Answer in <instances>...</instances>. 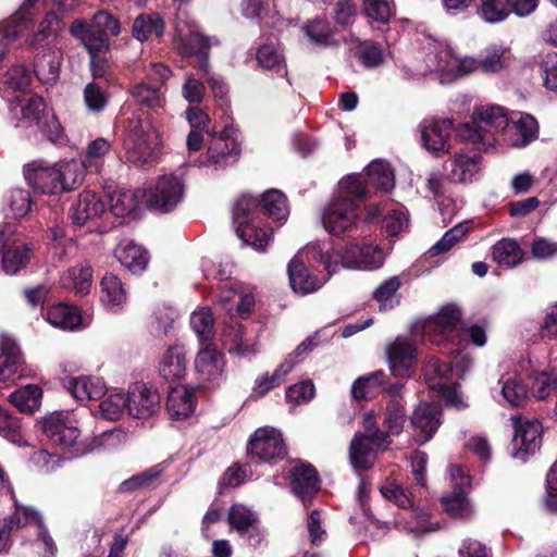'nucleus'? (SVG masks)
I'll list each match as a JSON object with an SVG mask.
<instances>
[{"label":"nucleus","instance_id":"f704fd0d","mask_svg":"<svg viewBox=\"0 0 557 557\" xmlns=\"http://www.w3.org/2000/svg\"><path fill=\"white\" fill-rule=\"evenodd\" d=\"M33 257V249L27 244L17 243L10 236L3 250L1 267L5 274L14 275L24 269Z\"/></svg>","mask_w":557,"mask_h":557},{"label":"nucleus","instance_id":"13d9d810","mask_svg":"<svg viewBox=\"0 0 557 557\" xmlns=\"http://www.w3.org/2000/svg\"><path fill=\"white\" fill-rule=\"evenodd\" d=\"M109 206L112 213L116 216H124L133 212L138 205V196L135 191L128 189L108 191Z\"/></svg>","mask_w":557,"mask_h":557},{"label":"nucleus","instance_id":"e2e57ef3","mask_svg":"<svg viewBox=\"0 0 557 557\" xmlns=\"http://www.w3.org/2000/svg\"><path fill=\"white\" fill-rule=\"evenodd\" d=\"M133 98L151 109L162 108L165 103V98L160 87L151 86L148 83H139L132 89Z\"/></svg>","mask_w":557,"mask_h":557},{"label":"nucleus","instance_id":"7c9ffc66","mask_svg":"<svg viewBox=\"0 0 557 557\" xmlns=\"http://www.w3.org/2000/svg\"><path fill=\"white\" fill-rule=\"evenodd\" d=\"M441 423V410L436 404L421 401L410 416V424L420 433L421 443L430 441Z\"/></svg>","mask_w":557,"mask_h":557},{"label":"nucleus","instance_id":"f03ea898","mask_svg":"<svg viewBox=\"0 0 557 557\" xmlns=\"http://www.w3.org/2000/svg\"><path fill=\"white\" fill-rule=\"evenodd\" d=\"M273 221L285 222L289 210L285 196L277 189H271L261 195L260 199L249 194H243L233 206V225L236 235L246 245L255 250L265 251L272 232L255 224V212L257 208Z\"/></svg>","mask_w":557,"mask_h":557},{"label":"nucleus","instance_id":"79ce46f5","mask_svg":"<svg viewBox=\"0 0 557 557\" xmlns=\"http://www.w3.org/2000/svg\"><path fill=\"white\" fill-rule=\"evenodd\" d=\"M21 361V351L16 342L2 335L0 337V382H7L12 379Z\"/></svg>","mask_w":557,"mask_h":557},{"label":"nucleus","instance_id":"2eb2a0df","mask_svg":"<svg viewBox=\"0 0 557 557\" xmlns=\"http://www.w3.org/2000/svg\"><path fill=\"white\" fill-rule=\"evenodd\" d=\"M185 184L181 176L164 174L145 191L148 205L160 212H170L183 200Z\"/></svg>","mask_w":557,"mask_h":557},{"label":"nucleus","instance_id":"473e14b6","mask_svg":"<svg viewBox=\"0 0 557 557\" xmlns=\"http://www.w3.org/2000/svg\"><path fill=\"white\" fill-rule=\"evenodd\" d=\"M46 320L52 326L63 331H76L88 324L76 307L63 302L50 307L47 311Z\"/></svg>","mask_w":557,"mask_h":557},{"label":"nucleus","instance_id":"4c0bfd02","mask_svg":"<svg viewBox=\"0 0 557 557\" xmlns=\"http://www.w3.org/2000/svg\"><path fill=\"white\" fill-rule=\"evenodd\" d=\"M480 156L476 152H459L449 162L448 176L457 183L472 182L479 173Z\"/></svg>","mask_w":557,"mask_h":557},{"label":"nucleus","instance_id":"f8f14e48","mask_svg":"<svg viewBox=\"0 0 557 557\" xmlns=\"http://www.w3.org/2000/svg\"><path fill=\"white\" fill-rule=\"evenodd\" d=\"M453 57V51L448 45L431 41L424 48L422 63L418 64L413 70L407 65H401L399 70L405 79H412L429 73H438L443 77L448 78L451 71Z\"/></svg>","mask_w":557,"mask_h":557},{"label":"nucleus","instance_id":"09e8293b","mask_svg":"<svg viewBox=\"0 0 557 557\" xmlns=\"http://www.w3.org/2000/svg\"><path fill=\"white\" fill-rule=\"evenodd\" d=\"M55 168H58L62 193L71 191L81 184L83 182L85 171H87L83 161L74 159L55 162Z\"/></svg>","mask_w":557,"mask_h":557},{"label":"nucleus","instance_id":"c9c22d12","mask_svg":"<svg viewBox=\"0 0 557 557\" xmlns=\"http://www.w3.org/2000/svg\"><path fill=\"white\" fill-rule=\"evenodd\" d=\"M115 258L133 273L144 271L148 264V252L131 239L121 240L115 250Z\"/></svg>","mask_w":557,"mask_h":557},{"label":"nucleus","instance_id":"412c9836","mask_svg":"<svg viewBox=\"0 0 557 557\" xmlns=\"http://www.w3.org/2000/svg\"><path fill=\"white\" fill-rule=\"evenodd\" d=\"M249 451L263 461L284 458L286 446L281 431L272 426L259 428L251 436Z\"/></svg>","mask_w":557,"mask_h":557},{"label":"nucleus","instance_id":"1a4fd4ad","mask_svg":"<svg viewBox=\"0 0 557 557\" xmlns=\"http://www.w3.org/2000/svg\"><path fill=\"white\" fill-rule=\"evenodd\" d=\"M10 498L13 502L14 512L4 519L8 527L11 530L13 527L33 530L36 535L32 542L34 552L42 557H54L57 545L46 529L41 516L35 509L18 504L13 491H10Z\"/></svg>","mask_w":557,"mask_h":557},{"label":"nucleus","instance_id":"aec40b11","mask_svg":"<svg viewBox=\"0 0 557 557\" xmlns=\"http://www.w3.org/2000/svg\"><path fill=\"white\" fill-rule=\"evenodd\" d=\"M539 134L536 120L528 113H515L507 126L499 132L502 144L512 148H523L532 143Z\"/></svg>","mask_w":557,"mask_h":557},{"label":"nucleus","instance_id":"9d476101","mask_svg":"<svg viewBox=\"0 0 557 557\" xmlns=\"http://www.w3.org/2000/svg\"><path fill=\"white\" fill-rule=\"evenodd\" d=\"M227 523L251 547H260L265 542L267 531L261 527L260 516L248 505L233 504L227 511Z\"/></svg>","mask_w":557,"mask_h":557},{"label":"nucleus","instance_id":"b1692460","mask_svg":"<svg viewBox=\"0 0 557 557\" xmlns=\"http://www.w3.org/2000/svg\"><path fill=\"white\" fill-rule=\"evenodd\" d=\"M46 0H24L9 17L0 21V38L8 44L17 40L34 23L36 11Z\"/></svg>","mask_w":557,"mask_h":557},{"label":"nucleus","instance_id":"37998d69","mask_svg":"<svg viewBox=\"0 0 557 557\" xmlns=\"http://www.w3.org/2000/svg\"><path fill=\"white\" fill-rule=\"evenodd\" d=\"M296 362L292 360V357H287L273 372L272 375L268 373L258 376L252 387L251 396L255 398H261L265 396L270 391L280 386L285 376L293 370Z\"/></svg>","mask_w":557,"mask_h":557},{"label":"nucleus","instance_id":"5fc2aeb1","mask_svg":"<svg viewBox=\"0 0 557 557\" xmlns=\"http://www.w3.org/2000/svg\"><path fill=\"white\" fill-rule=\"evenodd\" d=\"M190 326L197 334L200 345L211 343L214 336V319L209 308H199L190 315Z\"/></svg>","mask_w":557,"mask_h":557},{"label":"nucleus","instance_id":"f257e3e1","mask_svg":"<svg viewBox=\"0 0 557 557\" xmlns=\"http://www.w3.org/2000/svg\"><path fill=\"white\" fill-rule=\"evenodd\" d=\"M395 186L393 171L382 160L372 161L363 173H354L343 177L338 191L322 210L321 221L324 230L333 236L350 232L359 219V201L367 198L372 189L389 191Z\"/></svg>","mask_w":557,"mask_h":557},{"label":"nucleus","instance_id":"774afa93","mask_svg":"<svg viewBox=\"0 0 557 557\" xmlns=\"http://www.w3.org/2000/svg\"><path fill=\"white\" fill-rule=\"evenodd\" d=\"M176 312L171 307L158 308L152 317L149 324V331L154 337H164L169 334L173 327Z\"/></svg>","mask_w":557,"mask_h":557},{"label":"nucleus","instance_id":"c85d7f7f","mask_svg":"<svg viewBox=\"0 0 557 557\" xmlns=\"http://www.w3.org/2000/svg\"><path fill=\"white\" fill-rule=\"evenodd\" d=\"M63 60L62 51L53 44L52 47L38 52L34 61V73L42 85H53L60 77Z\"/></svg>","mask_w":557,"mask_h":557},{"label":"nucleus","instance_id":"393cba45","mask_svg":"<svg viewBox=\"0 0 557 557\" xmlns=\"http://www.w3.org/2000/svg\"><path fill=\"white\" fill-rule=\"evenodd\" d=\"M127 413L136 419H147L159 409L160 396L156 389L143 382H136L128 387Z\"/></svg>","mask_w":557,"mask_h":557},{"label":"nucleus","instance_id":"72a5a7b5","mask_svg":"<svg viewBox=\"0 0 557 557\" xmlns=\"http://www.w3.org/2000/svg\"><path fill=\"white\" fill-rule=\"evenodd\" d=\"M292 490L306 504L319 491V479L315 469L310 465H299L294 468Z\"/></svg>","mask_w":557,"mask_h":557},{"label":"nucleus","instance_id":"0eeeda50","mask_svg":"<svg viewBox=\"0 0 557 557\" xmlns=\"http://www.w3.org/2000/svg\"><path fill=\"white\" fill-rule=\"evenodd\" d=\"M362 429V432L355 434L349 447V459L357 470L371 468L377 449L388 444V434L379 430L373 412L364 414Z\"/></svg>","mask_w":557,"mask_h":557},{"label":"nucleus","instance_id":"a18cd8bd","mask_svg":"<svg viewBox=\"0 0 557 557\" xmlns=\"http://www.w3.org/2000/svg\"><path fill=\"white\" fill-rule=\"evenodd\" d=\"M355 57L360 65L367 70L379 69L386 61V54L383 47L379 42L372 40H357Z\"/></svg>","mask_w":557,"mask_h":557},{"label":"nucleus","instance_id":"a211bd4d","mask_svg":"<svg viewBox=\"0 0 557 557\" xmlns=\"http://www.w3.org/2000/svg\"><path fill=\"white\" fill-rule=\"evenodd\" d=\"M449 479L454 491L451 494L442 497L444 509L453 517H467L471 513V506L466 496L470 487L468 471L461 466H451L449 469Z\"/></svg>","mask_w":557,"mask_h":557},{"label":"nucleus","instance_id":"8fccbe9b","mask_svg":"<svg viewBox=\"0 0 557 557\" xmlns=\"http://www.w3.org/2000/svg\"><path fill=\"white\" fill-rule=\"evenodd\" d=\"M126 401V393L117 389H107L99 404L101 416L107 420L117 421L125 412H127Z\"/></svg>","mask_w":557,"mask_h":557},{"label":"nucleus","instance_id":"0e129e2a","mask_svg":"<svg viewBox=\"0 0 557 557\" xmlns=\"http://www.w3.org/2000/svg\"><path fill=\"white\" fill-rule=\"evenodd\" d=\"M3 84L12 91L25 96L30 92L33 76L24 65H15L7 72Z\"/></svg>","mask_w":557,"mask_h":557},{"label":"nucleus","instance_id":"cd10ccee","mask_svg":"<svg viewBox=\"0 0 557 557\" xmlns=\"http://www.w3.org/2000/svg\"><path fill=\"white\" fill-rule=\"evenodd\" d=\"M11 112L17 120V126L22 128H33L40 125L42 115L48 112L45 101L36 95H25L16 97L11 106Z\"/></svg>","mask_w":557,"mask_h":557},{"label":"nucleus","instance_id":"de8ad7c7","mask_svg":"<svg viewBox=\"0 0 557 557\" xmlns=\"http://www.w3.org/2000/svg\"><path fill=\"white\" fill-rule=\"evenodd\" d=\"M223 345L230 354L239 357H248L256 352L255 348L244 338L243 325L238 322L225 326Z\"/></svg>","mask_w":557,"mask_h":557},{"label":"nucleus","instance_id":"6ab92c4d","mask_svg":"<svg viewBox=\"0 0 557 557\" xmlns=\"http://www.w3.org/2000/svg\"><path fill=\"white\" fill-rule=\"evenodd\" d=\"M24 177L35 191L46 195L62 193V185L55 163L46 160H34L24 165Z\"/></svg>","mask_w":557,"mask_h":557},{"label":"nucleus","instance_id":"6e6d98bb","mask_svg":"<svg viewBox=\"0 0 557 557\" xmlns=\"http://www.w3.org/2000/svg\"><path fill=\"white\" fill-rule=\"evenodd\" d=\"M385 379L386 375L381 370L358 377L351 386V397L361 400L372 396L383 386Z\"/></svg>","mask_w":557,"mask_h":557},{"label":"nucleus","instance_id":"f3484780","mask_svg":"<svg viewBox=\"0 0 557 557\" xmlns=\"http://www.w3.org/2000/svg\"><path fill=\"white\" fill-rule=\"evenodd\" d=\"M515 428L513 457L525 461L529 455L535 454L542 445L543 428L537 419H524L520 416L511 417Z\"/></svg>","mask_w":557,"mask_h":557},{"label":"nucleus","instance_id":"3c124183","mask_svg":"<svg viewBox=\"0 0 557 557\" xmlns=\"http://www.w3.org/2000/svg\"><path fill=\"white\" fill-rule=\"evenodd\" d=\"M42 391L38 385L28 384L10 395L11 403L22 412L32 413L40 406Z\"/></svg>","mask_w":557,"mask_h":557},{"label":"nucleus","instance_id":"a878e982","mask_svg":"<svg viewBox=\"0 0 557 557\" xmlns=\"http://www.w3.org/2000/svg\"><path fill=\"white\" fill-rule=\"evenodd\" d=\"M389 370L396 377H409L417 363V349L407 337L399 336L386 349Z\"/></svg>","mask_w":557,"mask_h":557},{"label":"nucleus","instance_id":"69168bd1","mask_svg":"<svg viewBox=\"0 0 557 557\" xmlns=\"http://www.w3.org/2000/svg\"><path fill=\"white\" fill-rule=\"evenodd\" d=\"M363 12L374 23L387 24L394 16L392 0H363Z\"/></svg>","mask_w":557,"mask_h":557},{"label":"nucleus","instance_id":"ea45409f","mask_svg":"<svg viewBox=\"0 0 557 557\" xmlns=\"http://www.w3.org/2000/svg\"><path fill=\"white\" fill-rule=\"evenodd\" d=\"M195 389L184 385H178L169 392L166 408L169 413L176 418H187L195 410Z\"/></svg>","mask_w":557,"mask_h":557},{"label":"nucleus","instance_id":"a19ab883","mask_svg":"<svg viewBox=\"0 0 557 557\" xmlns=\"http://www.w3.org/2000/svg\"><path fill=\"white\" fill-rule=\"evenodd\" d=\"M60 281L63 288L77 296H86L92 284V268L88 264L73 267L61 276Z\"/></svg>","mask_w":557,"mask_h":557},{"label":"nucleus","instance_id":"bf43d9fd","mask_svg":"<svg viewBox=\"0 0 557 557\" xmlns=\"http://www.w3.org/2000/svg\"><path fill=\"white\" fill-rule=\"evenodd\" d=\"M479 16L488 24H497L506 21L511 10L508 0H480Z\"/></svg>","mask_w":557,"mask_h":557},{"label":"nucleus","instance_id":"2f4dec72","mask_svg":"<svg viewBox=\"0 0 557 557\" xmlns=\"http://www.w3.org/2000/svg\"><path fill=\"white\" fill-rule=\"evenodd\" d=\"M127 298V289L120 277L109 273L101 278L99 300L107 311L111 313L122 312Z\"/></svg>","mask_w":557,"mask_h":557},{"label":"nucleus","instance_id":"052dcab7","mask_svg":"<svg viewBox=\"0 0 557 557\" xmlns=\"http://www.w3.org/2000/svg\"><path fill=\"white\" fill-rule=\"evenodd\" d=\"M164 466L162 463L156 465L138 474L124 480L120 484L121 492H134L151 486L159 476L163 473Z\"/></svg>","mask_w":557,"mask_h":557},{"label":"nucleus","instance_id":"39448f33","mask_svg":"<svg viewBox=\"0 0 557 557\" xmlns=\"http://www.w3.org/2000/svg\"><path fill=\"white\" fill-rule=\"evenodd\" d=\"M70 33L81 41L88 53H102L110 49V37L121 33V25L109 12L99 11L91 22L83 18L73 21Z\"/></svg>","mask_w":557,"mask_h":557},{"label":"nucleus","instance_id":"4d7b16f0","mask_svg":"<svg viewBox=\"0 0 557 557\" xmlns=\"http://www.w3.org/2000/svg\"><path fill=\"white\" fill-rule=\"evenodd\" d=\"M4 207L13 219H21L28 214L32 208V198L28 190L12 188L4 197Z\"/></svg>","mask_w":557,"mask_h":557},{"label":"nucleus","instance_id":"49530a36","mask_svg":"<svg viewBox=\"0 0 557 557\" xmlns=\"http://www.w3.org/2000/svg\"><path fill=\"white\" fill-rule=\"evenodd\" d=\"M522 250L518 243L510 238H503L492 247V258L500 267L515 268L522 261Z\"/></svg>","mask_w":557,"mask_h":557},{"label":"nucleus","instance_id":"e433bc0d","mask_svg":"<svg viewBox=\"0 0 557 557\" xmlns=\"http://www.w3.org/2000/svg\"><path fill=\"white\" fill-rule=\"evenodd\" d=\"M187 370L186 351L183 346H171L159 361V373L168 380H181Z\"/></svg>","mask_w":557,"mask_h":557},{"label":"nucleus","instance_id":"603ef678","mask_svg":"<svg viewBox=\"0 0 557 557\" xmlns=\"http://www.w3.org/2000/svg\"><path fill=\"white\" fill-rule=\"evenodd\" d=\"M62 27V22L54 12L47 13L39 25V30L29 40V45L36 49L52 45Z\"/></svg>","mask_w":557,"mask_h":557},{"label":"nucleus","instance_id":"c03bdc74","mask_svg":"<svg viewBox=\"0 0 557 557\" xmlns=\"http://www.w3.org/2000/svg\"><path fill=\"white\" fill-rule=\"evenodd\" d=\"M164 33V21L158 12L141 13L133 22L132 35L139 41L152 37H161Z\"/></svg>","mask_w":557,"mask_h":557},{"label":"nucleus","instance_id":"c756f323","mask_svg":"<svg viewBox=\"0 0 557 557\" xmlns=\"http://www.w3.org/2000/svg\"><path fill=\"white\" fill-rule=\"evenodd\" d=\"M62 384L75 399L82 403L101 399L107 392L104 381L98 376H67L63 379Z\"/></svg>","mask_w":557,"mask_h":557},{"label":"nucleus","instance_id":"ddd939ff","mask_svg":"<svg viewBox=\"0 0 557 557\" xmlns=\"http://www.w3.org/2000/svg\"><path fill=\"white\" fill-rule=\"evenodd\" d=\"M461 326V311L456 305L443 306L438 312L421 326L422 335L436 345L455 342Z\"/></svg>","mask_w":557,"mask_h":557},{"label":"nucleus","instance_id":"6e6552de","mask_svg":"<svg viewBox=\"0 0 557 557\" xmlns=\"http://www.w3.org/2000/svg\"><path fill=\"white\" fill-rule=\"evenodd\" d=\"M42 431L50 442L67 450L73 457L94 449L87 438H81L76 422L64 412H53L42 421Z\"/></svg>","mask_w":557,"mask_h":557},{"label":"nucleus","instance_id":"4be33fe9","mask_svg":"<svg viewBox=\"0 0 557 557\" xmlns=\"http://www.w3.org/2000/svg\"><path fill=\"white\" fill-rule=\"evenodd\" d=\"M175 42L183 55L197 58V63L194 67L198 71V74L207 75L208 66H210L209 50L213 45L218 44V39L206 37L197 30H191L187 36L177 30Z\"/></svg>","mask_w":557,"mask_h":557},{"label":"nucleus","instance_id":"338daca9","mask_svg":"<svg viewBox=\"0 0 557 557\" xmlns=\"http://www.w3.org/2000/svg\"><path fill=\"white\" fill-rule=\"evenodd\" d=\"M400 287V281L394 276L382 283L373 293V298L379 304L380 310L386 311L398 304L397 290Z\"/></svg>","mask_w":557,"mask_h":557},{"label":"nucleus","instance_id":"bb28decb","mask_svg":"<svg viewBox=\"0 0 557 557\" xmlns=\"http://www.w3.org/2000/svg\"><path fill=\"white\" fill-rule=\"evenodd\" d=\"M195 358V370L202 384L219 385L223 377L224 359L212 343L200 345Z\"/></svg>","mask_w":557,"mask_h":557},{"label":"nucleus","instance_id":"dca6fc26","mask_svg":"<svg viewBox=\"0 0 557 557\" xmlns=\"http://www.w3.org/2000/svg\"><path fill=\"white\" fill-rule=\"evenodd\" d=\"M159 144V134L153 126L149 123H134L125 143L128 161L135 164L147 163L157 152Z\"/></svg>","mask_w":557,"mask_h":557},{"label":"nucleus","instance_id":"4468645a","mask_svg":"<svg viewBox=\"0 0 557 557\" xmlns=\"http://www.w3.org/2000/svg\"><path fill=\"white\" fill-rule=\"evenodd\" d=\"M240 145L237 140V131L232 125L224 128L211 139L205 159L197 162L198 166L222 169L238 159Z\"/></svg>","mask_w":557,"mask_h":557},{"label":"nucleus","instance_id":"20e7f679","mask_svg":"<svg viewBox=\"0 0 557 557\" xmlns=\"http://www.w3.org/2000/svg\"><path fill=\"white\" fill-rule=\"evenodd\" d=\"M471 366L472 361L467 356L458 359L455 369L448 362L432 358L424 366L425 383L431 391L437 392L446 407L462 410L468 404L454 379L461 377Z\"/></svg>","mask_w":557,"mask_h":557},{"label":"nucleus","instance_id":"5701e85b","mask_svg":"<svg viewBox=\"0 0 557 557\" xmlns=\"http://www.w3.org/2000/svg\"><path fill=\"white\" fill-rule=\"evenodd\" d=\"M423 147L435 156L446 153L450 149L453 121L449 119H425L420 125Z\"/></svg>","mask_w":557,"mask_h":557},{"label":"nucleus","instance_id":"423d86ee","mask_svg":"<svg viewBox=\"0 0 557 557\" xmlns=\"http://www.w3.org/2000/svg\"><path fill=\"white\" fill-rule=\"evenodd\" d=\"M508 121L509 117L503 107L480 106L472 113V122L460 125L457 134L461 139L475 144L500 141L499 132L507 126Z\"/></svg>","mask_w":557,"mask_h":557},{"label":"nucleus","instance_id":"680f3d73","mask_svg":"<svg viewBox=\"0 0 557 557\" xmlns=\"http://www.w3.org/2000/svg\"><path fill=\"white\" fill-rule=\"evenodd\" d=\"M406 421L405 405L400 398L389 399L384 413V426L388 435L401 432Z\"/></svg>","mask_w":557,"mask_h":557},{"label":"nucleus","instance_id":"7ed1b4c3","mask_svg":"<svg viewBox=\"0 0 557 557\" xmlns=\"http://www.w3.org/2000/svg\"><path fill=\"white\" fill-rule=\"evenodd\" d=\"M337 272L330 243H311L289 261L287 273L294 293L306 296L319 290Z\"/></svg>","mask_w":557,"mask_h":557},{"label":"nucleus","instance_id":"9b49d317","mask_svg":"<svg viewBox=\"0 0 557 557\" xmlns=\"http://www.w3.org/2000/svg\"><path fill=\"white\" fill-rule=\"evenodd\" d=\"M333 261L350 270H374L383 265L385 255L383 250L373 244H350L343 249H335L332 246Z\"/></svg>","mask_w":557,"mask_h":557},{"label":"nucleus","instance_id":"864d4df0","mask_svg":"<svg viewBox=\"0 0 557 557\" xmlns=\"http://www.w3.org/2000/svg\"><path fill=\"white\" fill-rule=\"evenodd\" d=\"M111 143L106 138H96L90 141L84 156V164L89 172L99 173L102 170L104 159L110 153Z\"/></svg>","mask_w":557,"mask_h":557},{"label":"nucleus","instance_id":"58836bf2","mask_svg":"<svg viewBox=\"0 0 557 557\" xmlns=\"http://www.w3.org/2000/svg\"><path fill=\"white\" fill-rule=\"evenodd\" d=\"M106 211V203L94 191H83L73 207L72 220L76 225H84L89 219L101 215Z\"/></svg>","mask_w":557,"mask_h":557}]
</instances>
